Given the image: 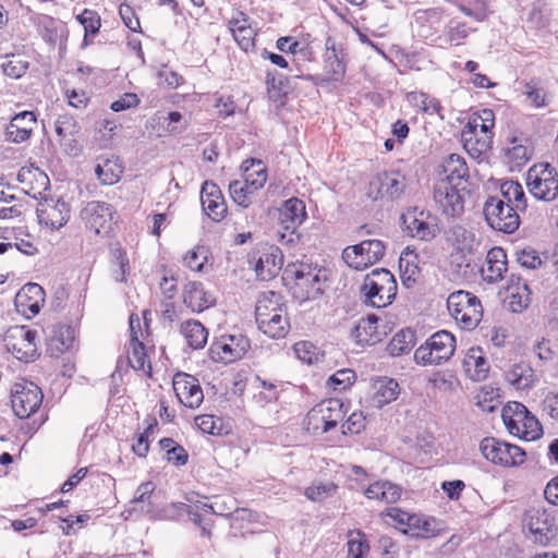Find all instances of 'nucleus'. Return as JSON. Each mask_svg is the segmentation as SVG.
<instances>
[{
    "instance_id": "43",
    "label": "nucleus",
    "mask_w": 558,
    "mask_h": 558,
    "mask_svg": "<svg viewBox=\"0 0 558 558\" xmlns=\"http://www.w3.org/2000/svg\"><path fill=\"white\" fill-rule=\"evenodd\" d=\"M208 256V248L204 245H197L186 252L183 257V265L193 271L207 272L209 267L207 265Z\"/></svg>"
},
{
    "instance_id": "38",
    "label": "nucleus",
    "mask_w": 558,
    "mask_h": 558,
    "mask_svg": "<svg viewBox=\"0 0 558 558\" xmlns=\"http://www.w3.org/2000/svg\"><path fill=\"white\" fill-rule=\"evenodd\" d=\"M369 499H377L387 504L396 502L401 496V489L388 481H379L371 484L364 492Z\"/></svg>"
},
{
    "instance_id": "2",
    "label": "nucleus",
    "mask_w": 558,
    "mask_h": 558,
    "mask_svg": "<svg viewBox=\"0 0 558 558\" xmlns=\"http://www.w3.org/2000/svg\"><path fill=\"white\" fill-rule=\"evenodd\" d=\"M244 181L234 180L229 184V193L234 203L247 208L254 193L267 181V169L260 160L247 159L242 163Z\"/></svg>"
},
{
    "instance_id": "20",
    "label": "nucleus",
    "mask_w": 558,
    "mask_h": 558,
    "mask_svg": "<svg viewBox=\"0 0 558 558\" xmlns=\"http://www.w3.org/2000/svg\"><path fill=\"white\" fill-rule=\"evenodd\" d=\"M182 300L193 313H202L216 304L215 295L205 290L204 284L198 281H189L184 284Z\"/></svg>"
},
{
    "instance_id": "64",
    "label": "nucleus",
    "mask_w": 558,
    "mask_h": 558,
    "mask_svg": "<svg viewBox=\"0 0 558 558\" xmlns=\"http://www.w3.org/2000/svg\"><path fill=\"white\" fill-rule=\"evenodd\" d=\"M3 73L12 78L21 77L27 70V63L20 59H11L2 63Z\"/></svg>"
},
{
    "instance_id": "10",
    "label": "nucleus",
    "mask_w": 558,
    "mask_h": 558,
    "mask_svg": "<svg viewBox=\"0 0 558 558\" xmlns=\"http://www.w3.org/2000/svg\"><path fill=\"white\" fill-rule=\"evenodd\" d=\"M385 251L386 246L380 240H364L347 246L342 252V259L349 267L362 270L380 260Z\"/></svg>"
},
{
    "instance_id": "21",
    "label": "nucleus",
    "mask_w": 558,
    "mask_h": 558,
    "mask_svg": "<svg viewBox=\"0 0 558 558\" xmlns=\"http://www.w3.org/2000/svg\"><path fill=\"white\" fill-rule=\"evenodd\" d=\"M201 202L205 214L215 221H220L227 214V205L220 189L214 182L206 181L201 191Z\"/></svg>"
},
{
    "instance_id": "55",
    "label": "nucleus",
    "mask_w": 558,
    "mask_h": 558,
    "mask_svg": "<svg viewBox=\"0 0 558 558\" xmlns=\"http://www.w3.org/2000/svg\"><path fill=\"white\" fill-rule=\"evenodd\" d=\"M410 530L414 531V535L417 537L428 538L437 534V523L433 518H424L420 515V522L416 525H409Z\"/></svg>"
},
{
    "instance_id": "40",
    "label": "nucleus",
    "mask_w": 558,
    "mask_h": 558,
    "mask_svg": "<svg viewBox=\"0 0 558 558\" xmlns=\"http://www.w3.org/2000/svg\"><path fill=\"white\" fill-rule=\"evenodd\" d=\"M415 332L411 328L401 329L388 343L387 351L391 356L408 354L415 345Z\"/></svg>"
},
{
    "instance_id": "35",
    "label": "nucleus",
    "mask_w": 558,
    "mask_h": 558,
    "mask_svg": "<svg viewBox=\"0 0 558 558\" xmlns=\"http://www.w3.org/2000/svg\"><path fill=\"white\" fill-rule=\"evenodd\" d=\"M530 414L527 408L520 402H509L504 407L501 417L505 426L511 435H518L520 425L523 424L526 416Z\"/></svg>"
},
{
    "instance_id": "17",
    "label": "nucleus",
    "mask_w": 558,
    "mask_h": 558,
    "mask_svg": "<svg viewBox=\"0 0 558 558\" xmlns=\"http://www.w3.org/2000/svg\"><path fill=\"white\" fill-rule=\"evenodd\" d=\"M113 208L105 202H90L81 211V217L86 227L96 234L108 232L113 219Z\"/></svg>"
},
{
    "instance_id": "3",
    "label": "nucleus",
    "mask_w": 558,
    "mask_h": 558,
    "mask_svg": "<svg viewBox=\"0 0 558 558\" xmlns=\"http://www.w3.org/2000/svg\"><path fill=\"white\" fill-rule=\"evenodd\" d=\"M525 183L538 201L550 203L558 197V171L548 162L533 165L527 170Z\"/></svg>"
},
{
    "instance_id": "44",
    "label": "nucleus",
    "mask_w": 558,
    "mask_h": 558,
    "mask_svg": "<svg viewBox=\"0 0 558 558\" xmlns=\"http://www.w3.org/2000/svg\"><path fill=\"white\" fill-rule=\"evenodd\" d=\"M524 95L535 108H542L549 104L550 95L541 84L539 80H531L524 84Z\"/></svg>"
},
{
    "instance_id": "31",
    "label": "nucleus",
    "mask_w": 558,
    "mask_h": 558,
    "mask_svg": "<svg viewBox=\"0 0 558 558\" xmlns=\"http://www.w3.org/2000/svg\"><path fill=\"white\" fill-rule=\"evenodd\" d=\"M507 270V254L498 246L490 248L486 256V267L482 268L483 279L489 283L502 278Z\"/></svg>"
},
{
    "instance_id": "7",
    "label": "nucleus",
    "mask_w": 558,
    "mask_h": 558,
    "mask_svg": "<svg viewBox=\"0 0 558 558\" xmlns=\"http://www.w3.org/2000/svg\"><path fill=\"white\" fill-rule=\"evenodd\" d=\"M483 214L487 225L496 231L510 234L520 227V216L515 208L498 195L486 199Z\"/></svg>"
},
{
    "instance_id": "34",
    "label": "nucleus",
    "mask_w": 558,
    "mask_h": 558,
    "mask_svg": "<svg viewBox=\"0 0 558 558\" xmlns=\"http://www.w3.org/2000/svg\"><path fill=\"white\" fill-rule=\"evenodd\" d=\"M180 332L185 338L189 347L198 350L205 347L208 339V330L196 319H187L180 326Z\"/></svg>"
},
{
    "instance_id": "26",
    "label": "nucleus",
    "mask_w": 558,
    "mask_h": 558,
    "mask_svg": "<svg viewBox=\"0 0 558 558\" xmlns=\"http://www.w3.org/2000/svg\"><path fill=\"white\" fill-rule=\"evenodd\" d=\"M445 178L437 183H449V185L468 186L469 168L463 157L457 154L449 155L442 163Z\"/></svg>"
},
{
    "instance_id": "27",
    "label": "nucleus",
    "mask_w": 558,
    "mask_h": 558,
    "mask_svg": "<svg viewBox=\"0 0 558 558\" xmlns=\"http://www.w3.org/2000/svg\"><path fill=\"white\" fill-rule=\"evenodd\" d=\"M531 302V290L526 282L520 277L511 275L510 282L507 286V296L505 303L513 313L523 312Z\"/></svg>"
},
{
    "instance_id": "13",
    "label": "nucleus",
    "mask_w": 558,
    "mask_h": 558,
    "mask_svg": "<svg viewBox=\"0 0 558 558\" xmlns=\"http://www.w3.org/2000/svg\"><path fill=\"white\" fill-rule=\"evenodd\" d=\"M466 196H470L468 186L436 183L434 187V199L448 217H459L463 214Z\"/></svg>"
},
{
    "instance_id": "45",
    "label": "nucleus",
    "mask_w": 558,
    "mask_h": 558,
    "mask_svg": "<svg viewBox=\"0 0 558 558\" xmlns=\"http://www.w3.org/2000/svg\"><path fill=\"white\" fill-rule=\"evenodd\" d=\"M95 173L101 184L112 185L120 180L122 167L116 160L105 159L96 166Z\"/></svg>"
},
{
    "instance_id": "14",
    "label": "nucleus",
    "mask_w": 558,
    "mask_h": 558,
    "mask_svg": "<svg viewBox=\"0 0 558 558\" xmlns=\"http://www.w3.org/2000/svg\"><path fill=\"white\" fill-rule=\"evenodd\" d=\"M523 527L530 533L534 543L547 545L555 536L554 518L545 509H529L523 519Z\"/></svg>"
},
{
    "instance_id": "54",
    "label": "nucleus",
    "mask_w": 558,
    "mask_h": 558,
    "mask_svg": "<svg viewBox=\"0 0 558 558\" xmlns=\"http://www.w3.org/2000/svg\"><path fill=\"white\" fill-rule=\"evenodd\" d=\"M543 434V428L538 420L530 412L524 420L523 424L520 425L518 437L525 440H535Z\"/></svg>"
},
{
    "instance_id": "6",
    "label": "nucleus",
    "mask_w": 558,
    "mask_h": 558,
    "mask_svg": "<svg viewBox=\"0 0 558 558\" xmlns=\"http://www.w3.org/2000/svg\"><path fill=\"white\" fill-rule=\"evenodd\" d=\"M450 315L465 329H474L482 319L481 301L468 291L452 292L447 299Z\"/></svg>"
},
{
    "instance_id": "59",
    "label": "nucleus",
    "mask_w": 558,
    "mask_h": 558,
    "mask_svg": "<svg viewBox=\"0 0 558 558\" xmlns=\"http://www.w3.org/2000/svg\"><path fill=\"white\" fill-rule=\"evenodd\" d=\"M517 262L524 268L535 269L542 264V259L533 248H523L515 253Z\"/></svg>"
},
{
    "instance_id": "15",
    "label": "nucleus",
    "mask_w": 558,
    "mask_h": 558,
    "mask_svg": "<svg viewBox=\"0 0 558 558\" xmlns=\"http://www.w3.org/2000/svg\"><path fill=\"white\" fill-rule=\"evenodd\" d=\"M250 349V340L243 335L222 336L214 341L209 354L214 361L232 363L240 360Z\"/></svg>"
},
{
    "instance_id": "22",
    "label": "nucleus",
    "mask_w": 558,
    "mask_h": 558,
    "mask_svg": "<svg viewBox=\"0 0 558 558\" xmlns=\"http://www.w3.org/2000/svg\"><path fill=\"white\" fill-rule=\"evenodd\" d=\"M37 217L41 225L53 230L63 227L70 218V209L64 201L46 202L37 208Z\"/></svg>"
},
{
    "instance_id": "19",
    "label": "nucleus",
    "mask_w": 558,
    "mask_h": 558,
    "mask_svg": "<svg viewBox=\"0 0 558 558\" xmlns=\"http://www.w3.org/2000/svg\"><path fill=\"white\" fill-rule=\"evenodd\" d=\"M15 306L28 318L37 315L45 303V291L38 283H26L15 295Z\"/></svg>"
},
{
    "instance_id": "30",
    "label": "nucleus",
    "mask_w": 558,
    "mask_h": 558,
    "mask_svg": "<svg viewBox=\"0 0 558 558\" xmlns=\"http://www.w3.org/2000/svg\"><path fill=\"white\" fill-rule=\"evenodd\" d=\"M403 223L413 238L429 241L436 236V229L424 218V211L409 210L402 215Z\"/></svg>"
},
{
    "instance_id": "37",
    "label": "nucleus",
    "mask_w": 558,
    "mask_h": 558,
    "mask_svg": "<svg viewBox=\"0 0 558 558\" xmlns=\"http://www.w3.org/2000/svg\"><path fill=\"white\" fill-rule=\"evenodd\" d=\"M365 281H377V286L381 287L383 301L392 302L397 294V281L393 275L385 268L374 269L365 276Z\"/></svg>"
},
{
    "instance_id": "46",
    "label": "nucleus",
    "mask_w": 558,
    "mask_h": 558,
    "mask_svg": "<svg viewBox=\"0 0 558 558\" xmlns=\"http://www.w3.org/2000/svg\"><path fill=\"white\" fill-rule=\"evenodd\" d=\"M175 507L181 513H185L194 524L199 526L203 536H211L213 521L204 518L197 508L183 502L175 505Z\"/></svg>"
},
{
    "instance_id": "8",
    "label": "nucleus",
    "mask_w": 558,
    "mask_h": 558,
    "mask_svg": "<svg viewBox=\"0 0 558 558\" xmlns=\"http://www.w3.org/2000/svg\"><path fill=\"white\" fill-rule=\"evenodd\" d=\"M41 402L43 392L34 383L22 379L13 385L11 389V405L17 417H29L39 409Z\"/></svg>"
},
{
    "instance_id": "51",
    "label": "nucleus",
    "mask_w": 558,
    "mask_h": 558,
    "mask_svg": "<svg viewBox=\"0 0 558 558\" xmlns=\"http://www.w3.org/2000/svg\"><path fill=\"white\" fill-rule=\"evenodd\" d=\"M399 385L393 379L384 378L378 381L376 400L379 404H386L397 399Z\"/></svg>"
},
{
    "instance_id": "29",
    "label": "nucleus",
    "mask_w": 558,
    "mask_h": 558,
    "mask_svg": "<svg viewBox=\"0 0 558 558\" xmlns=\"http://www.w3.org/2000/svg\"><path fill=\"white\" fill-rule=\"evenodd\" d=\"M281 263L282 254L277 246L265 247L255 263L256 275L263 280L274 277L280 270Z\"/></svg>"
},
{
    "instance_id": "9",
    "label": "nucleus",
    "mask_w": 558,
    "mask_h": 558,
    "mask_svg": "<svg viewBox=\"0 0 558 558\" xmlns=\"http://www.w3.org/2000/svg\"><path fill=\"white\" fill-rule=\"evenodd\" d=\"M480 450L485 459L502 466H515L525 461V451L519 446L511 445L494 437H486L480 444Z\"/></svg>"
},
{
    "instance_id": "47",
    "label": "nucleus",
    "mask_w": 558,
    "mask_h": 558,
    "mask_svg": "<svg viewBox=\"0 0 558 558\" xmlns=\"http://www.w3.org/2000/svg\"><path fill=\"white\" fill-rule=\"evenodd\" d=\"M408 100L427 114L439 113V111L441 110V105L439 100L436 99L435 97H430L426 93H410L408 95Z\"/></svg>"
},
{
    "instance_id": "42",
    "label": "nucleus",
    "mask_w": 558,
    "mask_h": 558,
    "mask_svg": "<svg viewBox=\"0 0 558 558\" xmlns=\"http://www.w3.org/2000/svg\"><path fill=\"white\" fill-rule=\"evenodd\" d=\"M40 35L48 44H56L62 38L66 32L65 25L60 20H56L49 15H43L39 19Z\"/></svg>"
},
{
    "instance_id": "25",
    "label": "nucleus",
    "mask_w": 558,
    "mask_h": 558,
    "mask_svg": "<svg viewBox=\"0 0 558 558\" xmlns=\"http://www.w3.org/2000/svg\"><path fill=\"white\" fill-rule=\"evenodd\" d=\"M325 53V66L332 81H341L347 71V53L338 46L336 39L327 37Z\"/></svg>"
},
{
    "instance_id": "36",
    "label": "nucleus",
    "mask_w": 558,
    "mask_h": 558,
    "mask_svg": "<svg viewBox=\"0 0 558 558\" xmlns=\"http://www.w3.org/2000/svg\"><path fill=\"white\" fill-rule=\"evenodd\" d=\"M378 317L368 315L355 327V339L359 343L374 345L381 341L383 332L378 330Z\"/></svg>"
},
{
    "instance_id": "28",
    "label": "nucleus",
    "mask_w": 558,
    "mask_h": 558,
    "mask_svg": "<svg viewBox=\"0 0 558 558\" xmlns=\"http://www.w3.org/2000/svg\"><path fill=\"white\" fill-rule=\"evenodd\" d=\"M305 219V204L296 197L287 199L279 209V223L282 230H298Z\"/></svg>"
},
{
    "instance_id": "63",
    "label": "nucleus",
    "mask_w": 558,
    "mask_h": 558,
    "mask_svg": "<svg viewBox=\"0 0 558 558\" xmlns=\"http://www.w3.org/2000/svg\"><path fill=\"white\" fill-rule=\"evenodd\" d=\"M255 31L251 27L247 28H236V32L233 33V37L239 44V46L245 50L248 51L254 47V38H255Z\"/></svg>"
},
{
    "instance_id": "60",
    "label": "nucleus",
    "mask_w": 558,
    "mask_h": 558,
    "mask_svg": "<svg viewBox=\"0 0 558 558\" xmlns=\"http://www.w3.org/2000/svg\"><path fill=\"white\" fill-rule=\"evenodd\" d=\"M129 270V258L125 253L118 251L116 254L114 267L112 268V277L117 282L126 280L125 275Z\"/></svg>"
},
{
    "instance_id": "5",
    "label": "nucleus",
    "mask_w": 558,
    "mask_h": 558,
    "mask_svg": "<svg viewBox=\"0 0 558 558\" xmlns=\"http://www.w3.org/2000/svg\"><path fill=\"white\" fill-rule=\"evenodd\" d=\"M344 413L341 400L335 398L323 400L308 411L304 425L308 433L325 434L337 426Z\"/></svg>"
},
{
    "instance_id": "12",
    "label": "nucleus",
    "mask_w": 558,
    "mask_h": 558,
    "mask_svg": "<svg viewBox=\"0 0 558 558\" xmlns=\"http://www.w3.org/2000/svg\"><path fill=\"white\" fill-rule=\"evenodd\" d=\"M37 331L25 326H13L5 335L7 349L21 361L29 362L38 356Z\"/></svg>"
},
{
    "instance_id": "57",
    "label": "nucleus",
    "mask_w": 558,
    "mask_h": 558,
    "mask_svg": "<svg viewBox=\"0 0 558 558\" xmlns=\"http://www.w3.org/2000/svg\"><path fill=\"white\" fill-rule=\"evenodd\" d=\"M417 256L409 251V247L402 253L399 267L403 271L404 275H408L407 280L413 279L415 281V276L418 274V268L415 264V259Z\"/></svg>"
},
{
    "instance_id": "24",
    "label": "nucleus",
    "mask_w": 558,
    "mask_h": 558,
    "mask_svg": "<svg viewBox=\"0 0 558 558\" xmlns=\"http://www.w3.org/2000/svg\"><path fill=\"white\" fill-rule=\"evenodd\" d=\"M17 181L23 185V191L37 198L49 186V178L39 168L34 166L22 167L17 172Z\"/></svg>"
},
{
    "instance_id": "53",
    "label": "nucleus",
    "mask_w": 558,
    "mask_h": 558,
    "mask_svg": "<svg viewBox=\"0 0 558 558\" xmlns=\"http://www.w3.org/2000/svg\"><path fill=\"white\" fill-rule=\"evenodd\" d=\"M361 292L364 294L366 302L372 306L380 308L391 303L383 301L384 298H381V287L377 286V281L369 282L364 280L361 287Z\"/></svg>"
},
{
    "instance_id": "16",
    "label": "nucleus",
    "mask_w": 558,
    "mask_h": 558,
    "mask_svg": "<svg viewBox=\"0 0 558 558\" xmlns=\"http://www.w3.org/2000/svg\"><path fill=\"white\" fill-rule=\"evenodd\" d=\"M172 386L178 400L183 405L196 409L202 404L204 393L198 379L194 376L186 373H177L173 377Z\"/></svg>"
},
{
    "instance_id": "23",
    "label": "nucleus",
    "mask_w": 558,
    "mask_h": 558,
    "mask_svg": "<svg viewBox=\"0 0 558 558\" xmlns=\"http://www.w3.org/2000/svg\"><path fill=\"white\" fill-rule=\"evenodd\" d=\"M36 124V117L32 111H22L15 114L4 131L7 142L23 143L29 138L34 125Z\"/></svg>"
},
{
    "instance_id": "61",
    "label": "nucleus",
    "mask_w": 558,
    "mask_h": 558,
    "mask_svg": "<svg viewBox=\"0 0 558 558\" xmlns=\"http://www.w3.org/2000/svg\"><path fill=\"white\" fill-rule=\"evenodd\" d=\"M357 537H351L348 541V554L350 558H364V554L368 550V544L362 539L360 532L356 533Z\"/></svg>"
},
{
    "instance_id": "49",
    "label": "nucleus",
    "mask_w": 558,
    "mask_h": 558,
    "mask_svg": "<svg viewBox=\"0 0 558 558\" xmlns=\"http://www.w3.org/2000/svg\"><path fill=\"white\" fill-rule=\"evenodd\" d=\"M54 131L59 138L66 140L80 133L78 122L70 114H61L54 122Z\"/></svg>"
},
{
    "instance_id": "33",
    "label": "nucleus",
    "mask_w": 558,
    "mask_h": 558,
    "mask_svg": "<svg viewBox=\"0 0 558 558\" xmlns=\"http://www.w3.org/2000/svg\"><path fill=\"white\" fill-rule=\"evenodd\" d=\"M463 368L475 381L484 380L488 374V363L480 348H472L463 359Z\"/></svg>"
},
{
    "instance_id": "39",
    "label": "nucleus",
    "mask_w": 558,
    "mask_h": 558,
    "mask_svg": "<svg viewBox=\"0 0 558 558\" xmlns=\"http://www.w3.org/2000/svg\"><path fill=\"white\" fill-rule=\"evenodd\" d=\"M499 197L515 208L517 213L527 208V199L522 185L517 181H506L500 186Z\"/></svg>"
},
{
    "instance_id": "11",
    "label": "nucleus",
    "mask_w": 558,
    "mask_h": 558,
    "mask_svg": "<svg viewBox=\"0 0 558 558\" xmlns=\"http://www.w3.org/2000/svg\"><path fill=\"white\" fill-rule=\"evenodd\" d=\"M293 274L295 279L293 294L301 302L316 300L323 294L326 280L324 270L301 264Z\"/></svg>"
},
{
    "instance_id": "4",
    "label": "nucleus",
    "mask_w": 558,
    "mask_h": 558,
    "mask_svg": "<svg viewBox=\"0 0 558 558\" xmlns=\"http://www.w3.org/2000/svg\"><path fill=\"white\" fill-rule=\"evenodd\" d=\"M456 350V339L447 330L430 336L414 352V361L420 365H439L447 362Z\"/></svg>"
},
{
    "instance_id": "32",
    "label": "nucleus",
    "mask_w": 558,
    "mask_h": 558,
    "mask_svg": "<svg viewBox=\"0 0 558 558\" xmlns=\"http://www.w3.org/2000/svg\"><path fill=\"white\" fill-rule=\"evenodd\" d=\"M461 141L468 154L473 158H477L490 149L493 135L483 134L482 137H478L477 131H473L471 126H464L461 133Z\"/></svg>"
},
{
    "instance_id": "62",
    "label": "nucleus",
    "mask_w": 558,
    "mask_h": 558,
    "mask_svg": "<svg viewBox=\"0 0 558 558\" xmlns=\"http://www.w3.org/2000/svg\"><path fill=\"white\" fill-rule=\"evenodd\" d=\"M213 514L228 517L234 510H238L235 507V500L233 498H218L213 502V507H209Z\"/></svg>"
},
{
    "instance_id": "18",
    "label": "nucleus",
    "mask_w": 558,
    "mask_h": 558,
    "mask_svg": "<svg viewBox=\"0 0 558 558\" xmlns=\"http://www.w3.org/2000/svg\"><path fill=\"white\" fill-rule=\"evenodd\" d=\"M405 189V179L398 171H385L378 173L369 184V194L373 195L376 191L375 199L378 197H387L396 199L401 196Z\"/></svg>"
},
{
    "instance_id": "58",
    "label": "nucleus",
    "mask_w": 558,
    "mask_h": 558,
    "mask_svg": "<svg viewBox=\"0 0 558 558\" xmlns=\"http://www.w3.org/2000/svg\"><path fill=\"white\" fill-rule=\"evenodd\" d=\"M132 351L129 353L128 360L130 365L137 371L144 369L146 362H147V355L145 353V348L143 342L135 341L132 342Z\"/></svg>"
},
{
    "instance_id": "52",
    "label": "nucleus",
    "mask_w": 558,
    "mask_h": 558,
    "mask_svg": "<svg viewBox=\"0 0 558 558\" xmlns=\"http://www.w3.org/2000/svg\"><path fill=\"white\" fill-rule=\"evenodd\" d=\"M337 488L333 482H317L306 488L305 496L313 501H322L332 496Z\"/></svg>"
},
{
    "instance_id": "50",
    "label": "nucleus",
    "mask_w": 558,
    "mask_h": 558,
    "mask_svg": "<svg viewBox=\"0 0 558 558\" xmlns=\"http://www.w3.org/2000/svg\"><path fill=\"white\" fill-rule=\"evenodd\" d=\"M495 125V114L490 109H483L473 119H471L465 126H471L473 131L480 129L481 133L485 135H493L492 129Z\"/></svg>"
},
{
    "instance_id": "56",
    "label": "nucleus",
    "mask_w": 558,
    "mask_h": 558,
    "mask_svg": "<svg viewBox=\"0 0 558 558\" xmlns=\"http://www.w3.org/2000/svg\"><path fill=\"white\" fill-rule=\"evenodd\" d=\"M355 380V374L349 368H342L337 371L328 379V385L335 390H343Z\"/></svg>"
},
{
    "instance_id": "48",
    "label": "nucleus",
    "mask_w": 558,
    "mask_h": 558,
    "mask_svg": "<svg viewBox=\"0 0 558 558\" xmlns=\"http://www.w3.org/2000/svg\"><path fill=\"white\" fill-rule=\"evenodd\" d=\"M77 21L83 25L85 31V37L82 43V47L85 48L89 45L87 36L95 35L98 33L101 23L100 16L94 10L85 9L80 15H77Z\"/></svg>"
},
{
    "instance_id": "41",
    "label": "nucleus",
    "mask_w": 558,
    "mask_h": 558,
    "mask_svg": "<svg viewBox=\"0 0 558 558\" xmlns=\"http://www.w3.org/2000/svg\"><path fill=\"white\" fill-rule=\"evenodd\" d=\"M506 379L517 389H529L534 385V372L527 365L518 364L506 373Z\"/></svg>"
},
{
    "instance_id": "1",
    "label": "nucleus",
    "mask_w": 558,
    "mask_h": 558,
    "mask_svg": "<svg viewBox=\"0 0 558 558\" xmlns=\"http://www.w3.org/2000/svg\"><path fill=\"white\" fill-rule=\"evenodd\" d=\"M255 316L258 329L272 339L284 338L290 329L287 305L283 296L275 291L258 295Z\"/></svg>"
}]
</instances>
